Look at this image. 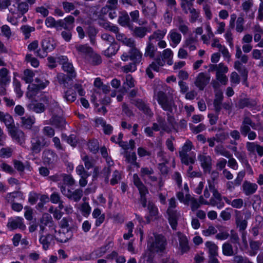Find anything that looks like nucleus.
<instances>
[{
	"instance_id": "obj_1",
	"label": "nucleus",
	"mask_w": 263,
	"mask_h": 263,
	"mask_svg": "<svg viewBox=\"0 0 263 263\" xmlns=\"http://www.w3.org/2000/svg\"><path fill=\"white\" fill-rule=\"evenodd\" d=\"M58 63L62 65L63 70L67 73V76L64 74L59 75V82L60 84H63L64 87H68L70 85L68 84L67 80L71 81L74 79L77 76V72L72 62L66 56H59Z\"/></svg>"
},
{
	"instance_id": "obj_2",
	"label": "nucleus",
	"mask_w": 263,
	"mask_h": 263,
	"mask_svg": "<svg viewBox=\"0 0 263 263\" xmlns=\"http://www.w3.org/2000/svg\"><path fill=\"white\" fill-rule=\"evenodd\" d=\"M166 244V238L162 234L154 233L148 237L147 247L152 252H163Z\"/></svg>"
},
{
	"instance_id": "obj_3",
	"label": "nucleus",
	"mask_w": 263,
	"mask_h": 263,
	"mask_svg": "<svg viewBox=\"0 0 263 263\" xmlns=\"http://www.w3.org/2000/svg\"><path fill=\"white\" fill-rule=\"evenodd\" d=\"M154 98L162 109L167 112H172L173 108L176 107L173 97L163 91L160 90L155 92Z\"/></svg>"
},
{
	"instance_id": "obj_4",
	"label": "nucleus",
	"mask_w": 263,
	"mask_h": 263,
	"mask_svg": "<svg viewBox=\"0 0 263 263\" xmlns=\"http://www.w3.org/2000/svg\"><path fill=\"white\" fill-rule=\"evenodd\" d=\"M154 174V171L153 168L150 166H145L141 168L140 176L142 179L145 180L148 178L149 180L152 182L158 181L159 190H161L162 187L164 186V182L161 177L158 179L156 176L153 175Z\"/></svg>"
},
{
	"instance_id": "obj_5",
	"label": "nucleus",
	"mask_w": 263,
	"mask_h": 263,
	"mask_svg": "<svg viewBox=\"0 0 263 263\" xmlns=\"http://www.w3.org/2000/svg\"><path fill=\"white\" fill-rule=\"evenodd\" d=\"M58 187L60 189L62 194L69 199L74 202H78L83 196V190L81 189H77L72 191L70 188H66L64 184L58 183Z\"/></svg>"
},
{
	"instance_id": "obj_6",
	"label": "nucleus",
	"mask_w": 263,
	"mask_h": 263,
	"mask_svg": "<svg viewBox=\"0 0 263 263\" xmlns=\"http://www.w3.org/2000/svg\"><path fill=\"white\" fill-rule=\"evenodd\" d=\"M58 187L60 189L62 194L69 199L74 202H78L83 196V190L81 189H77L72 191L70 188H66L64 184L58 183Z\"/></svg>"
},
{
	"instance_id": "obj_7",
	"label": "nucleus",
	"mask_w": 263,
	"mask_h": 263,
	"mask_svg": "<svg viewBox=\"0 0 263 263\" xmlns=\"http://www.w3.org/2000/svg\"><path fill=\"white\" fill-rule=\"evenodd\" d=\"M58 187L60 189L62 194L69 199L74 202H78L83 196V190L81 189H77L72 191L70 188H66L64 184L58 183Z\"/></svg>"
},
{
	"instance_id": "obj_8",
	"label": "nucleus",
	"mask_w": 263,
	"mask_h": 263,
	"mask_svg": "<svg viewBox=\"0 0 263 263\" xmlns=\"http://www.w3.org/2000/svg\"><path fill=\"white\" fill-rule=\"evenodd\" d=\"M133 182L139 192L140 201L142 206L145 208L147 203L146 195L148 193V191L137 174H134L133 175Z\"/></svg>"
},
{
	"instance_id": "obj_9",
	"label": "nucleus",
	"mask_w": 263,
	"mask_h": 263,
	"mask_svg": "<svg viewBox=\"0 0 263 263\" xmlns=\"http://www.w3.org/2000/svg\"><path fill=\"white\" fill-rule=\"evenodd\" d=\"M40 226V234L50 232L51 233L55 232V226L51 216L49 214H44L41 220Z\"/></svg>"
},
{
	"instance_id": "obj_10",
	"label": "nucleus",
	"mask_w": 263,
	"mask_h": 263,
	"mask_svg": "<svg viewBox=\"0 0 263 263\" xmlns=\"http://www.w3.org/2000/svg\"><path fill=\"white\" fill-rule=\"evenodd\" d=\"M121 58L123 61H127L130 60L138 64L142 61V53L136 47L130 48L128 52H124L122 54Z\"/></svg>"
},
{
	"instance_id": "obj_11",
	"label": "nucleus",
	"mask_w": 263,
	"mask_h": 263,
	"mask_svg": "<svg viewBox=\"0 0 263 263\" xmlns=\"http://www.w3.org/2000/svg\"><path fill=\"white\" fill-rule=\"evenodd\" d=\"M31 150L34 154L39 153L44 147L49 145V141L43 136L32 138L31 140Z\"/></svg>"
},
{
	"instance_id": "obj_12",
	"label": "nucleus",
	"mask_w": 263,
	"mask_h": 263,
	"mask_svg": "<svg viewBox=\"0 0 263 263\" xmlns=\"http://www.w3.org/2000/svg\"><path fill=\"white\" fill-rule=\"evenodd\" d=\"M35 84H32L28 86V91L27 92V96L28 97L31 98L35 96L39 90L44 89L49 84L48 81L38 78L35 79Z\"/></svg>"
},
{
	"instance_id": "obj_13",
	"label": "nucleus",
	"mask_w": 263,
	"mask_h": 263,
	"mask_svg": "<svg viewBox=\"0 0 263 263\" xmlns=\"http://www.w3.org/2000/svg\"><path fill=\"white\" fill-rule=\"evenodd\" d=\"M9 12L12 14H17L20 17L28 11V4L25 2L17 0L14 4L10 6Z\"/></svg>"
},
{
	"instance_id": "obj_14",
	"label": "nucleus",
	"mask_w": 263,
	"mask_h": 263,
	"mask_svg": "<svg viewBox=\"0 0 263 263\" xmlns=\"http://www.w3.org/2000/svg\"><path fill=\"white\" fill-rule=\"evenodd\" d=\"M8 132L13 141L22 146L25 144V135L22 130L15 126L11 127Z\"/></svg>"
},
{
	"instance_id": "obj_15",
	"label": "nucleus",
	"mask_w": 263,
	"mask_h": 263,
	"mask_svg": "<svg viewBox=\"0 0 263 263\" xmlns=\"http://www.w3.org/2000/svg\"><path fill=\"white\" fill-rule=\"evenodd\" d=\"M55 43L52 39H45L42 42V46L43 51L42 53H40V51L37 50L35 53L37 55L41 58H44L47 55V52L52 51L55 48Z\"/></svg>"
},
{
	"instance_id": "obj_16",
	"label": "nucleus",
	"mask_w": 263,
	"mask_h": 263,
	"mask_svg": "<svg viewBox=\"0 0 263 263\" xmlns=\"http://www.w3.org/2000/svg\"><path fill=\"white\" fill-rule=\"evenodd\" d=\"M211 76L206 72L199 73L195 78L194 84L200 90H203L210 83Z\"/></svg>"
},
{
	"instance_id": "obj_17",
	"label": "nucleus",
	"mask_w": 263,
	"mask_h": 263,
	"mask_svg": "<svg viewBox=\"0 0 263 263\" xmlns=\"http://www.w3.org/2000/svg\"><path fill=\"white\" fill-rule=\"evenodd\" d=\"M74 48L78 54L82 58L87 60L92 54L93 49L87 44H80L76 43Z\"/></svg>"
},
{
	"instance_id": "obj_18",
	"label": "nucleus",
	"mask_w": 263,
	"mask_h": 263,
	"mask_svg": "<svg viewBox=\"0 0 263 263\" xmlns=\"http://www.w3.org/2000/svg\"><path fill=\"white\" fill-rule=\"evenodd\" d=\"M130 102L138 108L139 110L142 111L145 115L150 117L153 116V113L150 109L148 104L146 103L143 100L140 99H130Z\"/></svg>"
},
{
	"instance_id": "obj_19",
	"label": "nucleus",
	"mask_w": 263,
	"mask_h": 263,
	"mask_svg": "<svg viewBox=\"0 0 263 263\" xmlns=\"http://www.w3.org/2000/svg\"><path fill=\"white\" fill-rule=\"evenodd\" d=\"M54 237L57 241L64 243L72 238L73 233L70 229H60L58 232H53Z\"/></svg>"
},
{
	"instance_id": "obj_20",
	"label": "nucleus",
	"mask_w": 263,
	"mask_h": 263,
	"mask_svg": "<svg viewBox=\"0 0 263 263\" xmlns=\"http://www.w3.org/2000/svg\"><path fill=\"white\" fill-rule=\"evenodd\" d=\"M23 220V218L20 217L9 218L7 226L10 230H13L16 229L24 230L26 226L24 224Z\"/></svg>"
},
{
	"instance_id": "obj_21",
	"label": "nucleus",
	"mask_w": 263,
	"mask_h": 263,
	"mask_svg": "<svg viewBox=\"0 0 263 263\" xmlns=\"http://www.w3.org/2000/svg\"><path fill=\"white\" fill-rule=\"evenodd\" d=\"M49 233L44 234V233H41L39 239L40 243L42 245L43 248L45 250L49 249L50 246L54 242L55 239L54 233L48 232Z\"/></svg>"
},
{
	"instance_id": "obj_22",
	"label": "nucleus",
	"mask_w": 263,
	"mask_h": 263,
	"mask_svg": "<svg viewBox=\"0 0 263 263\" xmlns=\"http://www.w3.org/2000/svg\"><path fill=\"white\" fill-rule=\"evenodd\" d=\"M201 166L204 173H210L212 169V159L210 156L200 154L198 156Z\"/></svg>"
},
{
	"instance_id": "obj_23",
	"label": "nucleus",
	"mask_w": 263,
	"mask_h": 263,
	"mask_svg": "<svg viewBox=\"0 0 263 263\" xmlns=\"http://www.w3.org/2000/svg\"><path fill=\"white\" fill-rule=\"evenodd\" d=\"M167 39L170 42L171 46L175 47L181 42L182 36L176 29H173L169 32L167 35Z\"/></svg>"
},
{
	"instance_id": "obj_24",
	"label": "nucleus",
	"mask_w": 263,
	"mask_h": 263,
	"mask_svg": "<svg viewBox=\"0 0 263 263\" xmlns=\"http://www.w3.org/2000/svg\"><path fill=\"white\" fill-rule=\"evenodd\" d=\"M43 161L44 164L50 165L57 160V154L51 149H45L43 153Z\"/></svg>"
},
{
	"instance_id": "obj_25",
	"label": "nucleus",
	"mask_w": 263,
	"mask_h": 263,
	"mask_svg": "<svg viewBox=\"0 0 263 263\" xmlns=\"http://www.w3.org/2000/svg\"><path fill=\"white\" fill-rule=\"evenodd\" d=\"M75 18L72 15H68L63 20H59L60 28L67 30H72L74 27Z\"/></svg>"
},
{
	"instance_id": "obj_26",
	"label": "nucleus",
	"mask_w": 263,
	"mask_h": 263,
	"mask_svg": "<svg viewBox=\"0 0 263 263\" xmlns=\"http://www.w3.org/2000/svg\"><path fill=\"white\" fill-rule=\"evenodd\" d=\"M168 215V220L171 228L173 230H176L178 225V220L180 215L179 212L177 210L166 211Z\"/></svg>"
},
{
	"instance_id": "obj_27",
	"label": "nucleus",
	"mask_w": 263,
	"mask_h": 263,
	"mask_svg": "<svg viewBox=\"0 0 263 263\" xmlns=\"http://www.w3.org/2000/svg\"><path fill=\"white\" fill-rule=\"evenodd\" d=\"M238 246H234L233 247L230 242H224L222 246V254L224 256H232L238 253Z\"/></svg>"
},
{
	"instance_id": "obj_28",
	"label": "nucleus",
	"mask_w": 263,
	"mask_h": 263,
	"mask_svg": "<svg viewBox=\"0 0 263 263\" xmlns=\"http://www.w3.org/2000/svg\"><path fill=\"white\" fill-rule=\"evenodd\" d=\"M246 148L250 154L255 155L256 152L259 156H263V146L254 142H247Z\"/></svg>"
},
{
	"instance_id": "obj_29",
	"label": "nucleus",
	"mask_w": 263,
	"mask_h": 263,
	"mask_svg": "<svg viewBox=\"0 0 263 263\" xmlns=\"http://www.w3.org/2000/svg\"><path fill=\"white\" fill-rule=\"evenodd\" d=\"M142 12L145 15H154L156 12L155 3L151 0L145 1V5L143 6Z\"/></svg>"
},
{
	"instance_id": "obj_30",
	"label": "nucleus",
	"mask_w": 263,
	"mask_h": 263,
	"mask_svg": "<svg viewBox=\"0 0 263 263\" xmlns=\"http://www.w3.org/2000/svg\"><path fill=\"white\" fill-rule=\"evenodd\" d=\"M176 26L179 30L183 34L186 35L189 32L188 23L181 16H177L175 18Z\"/></svg>"
},
{
	"instance_id": "obj_31",
	"label": "nucleus",
	"mask_w": 263,
	"mask_h": 263,
	"mask_svg": "<svg viewBox=\"0 0 263 263\" xmlns=\"http://www.w3.org/2000/svg\"><path fill=\"white\" fill-rule=\"evenodd\" d=\"M95 123L97 126H101L103 132L106 135H110L113 131V127L109 124H107L105 120L102 117H98L95 119Z\"/></svg>"
},
{
	"instance_id": "obj_32",
	"label": "nucleus",
	"mask_w": 263,
	"mask_h": 263,
	"mask_svg": "<svg viewBox=\"0 0 263 263\" xmlns=\"http://www.w3.org/2000/svg\"><path fill=\"white\" fill-rule=\"evenodd\" d=\"M223 96L222 91H217L215 95V98L213 101V106L215 112L219 114L221 110Z\"/></svg>"
},
{
	"instance_id": "obj_33",
	"label": "nucleus",
	"mask_w": 263,
	"mask_h": 263,
	"mask_svg": "<svg viewBox=\"0 0 263 263\" xmlns=\"http://www.w3.org/2000/svg\"><path fill=\"white\" fill-rule=\"evenodd\" d=\"M242 191L247 196H250L256 192L258 189V185L255 183H251L245 181L242 184Z\"/></svg>"
},
{
	"instance_id": "obj_34",
	"label": "nucleus",
	"mask_w": 263,
	"mask_h": 263,
	"mask_svg": "<svg viewBox=\"0 0 263 263\" xmlns=\"http://www.w3.org/2000/svg\"><path fill=\"white\" fill-rule=\"evenodd\" d=\"M179 241V248L182 254L187 252L190 247L188 243L187 237L180 232L177 233Z\"/></svg>"
},
{
	"instance_id": "obj_35",
	"label": "nucleus",
	"mask_w": 263,
	"mask_h": 263,
	"mask_svg": "<svg viewBox=\"0 0 263 263\" xmlns=\"http://www.w3.org/2000/svg\"><path fill=\"white\" fill-rule=\"evenodd\" d=\"M0 121L5 123L8 128V131L11 127H15L12 117L7 113L5 114L4 112L0 111Z\"/></svg>"
},
{
	"instance_id": "obj_36",
	"label": "nucleus",
	"mask_w": 263,
	"mask_h": 263,
	"mask_svg": "<svg viewBox=\"0 0 263 263\" xmlns=\"http://www.w3.org/2000/svg\"><path fill=\"white\" fill-rule=\"evenodd\" d=\"M157 50L155 46V43L148 40L146 43V46L145 48L144 56L153 59L155 55V53Z\"/></svg>"
},
{
	"instance_id": "obj_37",
	"label": "nucleus",
	"mask_w": 263,
	"mask_h": 263,
	"mask_svg": "<svg viewBox=\"0 0 263 263\" xmlns=\"http://www.w3.org/2000/svg\"><path fill=\"white\" fill-rule=\"evenodd\" d=\"M10 71L6 68L0 69V85H9L11 81Z\"/></svg>"
},
{
	"instance_id": "obj_38",
	"label": "nucleus",
	"mask_w": 263,
	"mask_h": 263,
	"mask_svg": "<svg viewBox=\"0 0 263 263\" xmlns=\"http://www.w3.org/2000/svg\"><path fill=\"white\" fill-rule=\"evenodd\" d=\"M35 122V118L33 116L26 115L21 118V125L26 129H31Z\"/></svg>"
},
{
	"instance_id": "obj_39",
	"label": "nucleus",
	"mask_w": 263,
	"mask_h": 263,
	"mask_svg": "<svg viewBox=\"0 0 263 263\" xmlns=\"http://www.w3.org/2000/svg\"><path fill=\"white\" fill-rule=\"evenodd\" d=\"M28 109L37 114L43 112L45 110V106L42 103L37 101L32 102L27 105Z\"/></svg>"
},
{
	"instance_id": "obj_40",
	"label": "nucleus",
	"mask_w": 263,
	"mask_h": 263,
	"mask_svg": "<svg viewBox=\"0 0 263 263\" xmlns=\"http://www.w3.org/2000/svg\"><path fill=\"white\" fill-rule=\"evenodd\" d=\"M256 104L257 103L254 99L243 98L239 100L237 106L238 108L242 109L245 107L252 108L255 106Z\"/></svg>"
},
{
	"instance_id": "obj_41",
	"label": "nucleus",
	"mask_w": 263,
	"mask_h": 263,
	"mask_svg": "<svg viewBox=\"0 0 263 263\" xmlns=\"http://www.w3.org/2000/svg\"><path fill=\"white\" fill-rule=\"evenodd\" d=\"M166 32L167 30L166 29H163L162 30H157L154 31L152 34L149 36L148 40L156 43L157 41L161 40L164 38L166 33Z\"/></svg>"
},
{
	"instance_id": "obj_42",
	"label": "nucleus",
	"mask_w": 263,
	"mask_h": 263,
	"mask_svg": "<svg viewBox=\"0 0 263 263\" xmlns=\"http://www.w3.org/2000/svg\"><path fill=\"white\" fill-rule=\"evenodd\" d=\"M210 205L216 206L219 209H221L224 206V203L222 200L220 194L213 195V197L210 200Z\"/></svg>"
},
{
	"instance_id": "obj_43",
	"label": "nucleus",
	"mask_w": 263,
	"mask_h": 263,
	"mask_svg": "<svg viewBox=\"0 0 263 263\" xmlns=\"http://www.w3.org/2000/svg\"><path fill=\"white\" fill-rule=\"evenodd\" d=\"M243 63H241L240 61H236L234 64V68L244 78L243 83H245L247 80L248 72L246 67L243 65Z\"/></svg>"
},
{
	"instance_id": "obj_44",
	"label": "nucleus",
	"mask_w": 263,
	"mask_h": 263,
	"mask_svg": "<svg viewBox=\"0 0 263 263\" xmlns=\"http://www.w3.org/2000/svg\"><path fill=\"white\" fill-rule=\"evenodd\" d=\"M184 155V156L179 155L181 161L183 164L189 165L190 164H193L195 163L196 154L194 152L189 154H185Z\"/></svg>"
},
{
	"instance_id": "obj_45",
	"label": "nucleus",
	"mask_w": 263,
	"mask_h": 263,
	"mask_svg": "<svg viewBox=\"0 0 263 263\" xmlns=\"http://www.w3.org/2000/svg\"><path fill=\"white\" fill-rule=\"evenodd\" d=\"M50 123L57 127L62 128L66 124V121L62 117L53 115L50 119Z\"/></svg>"
},
{
	"instance_id": "obj_46",
	"label": "nucleus",
	"mask_w": 263,
	"mask_h": 263,
	"mask_svg": "<svg viewBox=\"0 0 263 263\" xmlns=\"http://www.w3.org/2000/svg\"><path fill=\"white\" fill-rule=\"evenodd\" d=\"M112 242L109 241L108 244L95 250L90 254V256L92 258H98L102 256L108 250L109 246Z\"/></svg>"
},
{
	"instance_id": "obj_47",
	"label": "nucleus",
	"mask_w": 263,
	"mask_h": 263,
	"mask_svg": "<svg viewBox=\"0 0 263 263\" xmlns=\"http://www.w3.org/2000/svg\"><path fill=\"white\" fill-rule=\"evenodd\" d=\"M118 23L123 27H129L130 25V18L127 12L123 11L120 13L118 20Z\"/></svg>"
},
{
	"instance_id": "obj_48",
	"label": "nucleus",
	"mask_w": 263,
	"mask_h": 263,
	"mask_svg": "<svg viewBox=\"0 0 263 263\" xmlns=\"http://www.w3.org/2000/svg\"><path fill=\"white\" fill-rule=\"evenodd\" d=\"M117 8H110L108 6H104L101 10V13L103 15H108L110 19L116 18L118 14L117 12Z\"/></svg>"
},
{
	"instance_id": "obj_49",
	"label": "nucleus",
	"mask_w": 263,
	"mask_h": 263,
	"mask_svg": "<svg viewBox=\"0 0 263 263\" xmlns=\"http://www.w3.org/2000/svg\"><path fill=\"white\" fill-rule=\"evenodd\" d=\"M173 52L170 48L164 49L162 53L161 59H163L165 62H166L168 65H172L173 64Z\"/></svg>"
},
{
	"instance_id": "obj_50",
	"label": "nucleus",
	"mask_w": 263,
	"mask_h": 263,
	"mask_svg": "<svg viewBox=\"0 0 263 263\" xmlns=\"http://www.w3.org/2000/svg\"><path fill=\"white\" fill-rule=\"evenodd\" d=\"M49 108L50 111L53 115L61 114L62 113V109L59 106L58 103L54 100L50 99L49 101Z\"/></svg>"
},
{
	"instance_id": "obj_51",
	"label": "nucleus",
	"mask_w": 263,
	"mask_h": 263,
	"mask_svg": "<svg viewBox=\"0 0 263 263\" xmlns=\"http://www.w3.org/2000/svg\"><path fill=\"white\" fill-rule=\"evenodd\" d=\"M164 65L165 61H164L163 59H161L160 57H157L155 59L154 61L152 62L148 66L153 70L158 72L160 67L163 66Z\"/></svg>"
},
{
	"instance_id": "obj_52",
	"label": "nucleus",
	"mask_w": 263,
	"mask_h": 263,
	"mask_svg": "<svg viewBox=\"0 0 263 263\" xmlns=\"http://www.w3.org/2000/svg\"><path fill=\"white\" fill-rule=\"evenodd\" d=\"M13 164L15 168L19 172H24L25 168L28 171H31V166L27 161L23 163L21 161L15 160L13 161Z\"/></svg>"
},
{
	"instance_id": "obj_53",
	"label": "nucleus",
	"mask_w": 263,
	"mask_h": 263,
	"mask_svg": "<svg viewBox=\"0 0 263 263\" xmlns=\"http://www.w3.org/2000/svg\"><path fill=\"white\" fill-rule=\"evenodd\" d=\"M135 86V81L131 74H127L125 78V81L123 84V91L126 92L129 88H133Z\"/></svg>"
},
{
	"instance_id": "obj_54",
	"label": "nucleus",
	"mask_w": 263,
	"mask_h": 263,
	"mask_svg": "<svg viewBox=\"0 0 263 263\" xmlns=\"http://www.w3.org/2000/svg\"><path fill=\"white\" fill-rule=\"evenodd\" d=\"M235 58L238 59V61H240L245 64H247L249 61L248 55L242 53V50L239 46H236Z\"/></svg>"
},
{
	"instance_id": "obj_55",
	"label": "nucleus",
	"mask_w": 263,
	"mask_h": 263,
	"mask_svg": "<svg viewBox=\"0 0 263 263\" xmlns=\"http://www.w3.org/2000/svg\"><path fill=\"white\" fill-rule=\"evenodd\" d=\"M81 158L86 169L89 170L93 167L95 164V160L92 157L85 154L81 156Z\"/></svg>"
},
{
	"instance_id": "obj_56",
	"label": "nucleus",
	"mask_w": 263,
	"mask_h": 263,
	"mask_svg": "<svg viewBox=\"0 0 263 263\" xmlns=\"http://www.w3.org/2000/svg\"><path fill=\"white\" fill-rule=\"evenodd\" d=\"M45 23L48 28H55L57 30H60L59 20L56 21L53 17L49 16L45 20Z\"/></svg>"
},
{
	"instance_id": "obj_57",
	"label": "nucleus",
	"mask_w": 263,
	"mask_h": 263,
	"mask_svg": "<svg viewBox=\"0 0 263 263\" xmlns=\"http://www.w3.org/2000/svg\"><path fill=\"white\" fill-rule=\"evenodd\" d=\"M197 40L196 38L190 36L185 41L184 47L187 48L190 51H194L196 49V44Z\"/></svg>"
},
{
	"instance_id": "obj_58",
	"label": "nucleus",
	"mask_w": 263,
	"mask_h": 263,
	"mask_svg": "<svg viewBox=\"0 0 263 263\" xmlns=\"http://www.w3.org/2000/svg\"><path fill=\"white\" fill-rule=\"evenodd\" d=\"M62 180L63 183H60L61 184H64L65 186H68V188H70L75 184V180L72 177L68 174H62Z\"/></svg>"
},
{
	"instance_id": "obj_59",
	"label": "nucleus",
	"mask_w": 263,
	"mask_h": 263,
	"mask_svg": "<svg viewBox=\"0 0 263 263\" xmlns=\"http://www.w3.org/2000/svg\"><path fill=\"white\" fill-rule=\"evenodd\" d=\"M76 92L71 88L64 91L63 98L68 102H73L76 100Z\"/></svg>"
},
{
	"instance_id": "obj_60",
	"label": "nucleus",
	"mask_w": 263,
	"mask_h": 263,
	"mask_svg": "<svg viewBox=\"0 0 263 263\" xmlns=\"http://www.w3.org/2000/svg\"><path fill=\"white\" fill-rule=\"evenodd\" d=\"M20 30L24 35V39L27 40L30 37L31 33L35 31V28L28 25H24L21 27Z\"/></svg>"
},
{
	"instance_id": "obj_61",
	"label": "nucleus",
	"mask_w": 263,
	"mask_h": 263,
	"mask_svg": "<svg viewBox=\"0 0 263 263\" xmlns=\"http://www.w3.org/2000/svg\"><path fill=\"white\" fill-rule=\"evenodd\" d=\"M91 64L93 65H99L102 63V59L100 55L96 53L93 50L92 51V54L86 60Z\"/></svg>"
},
{
	"instance_id": "obj_62",
	"label": "nucleus",
	"mask_w": 263,
	"mask_h": 263,
	"mask_svg": "<svg viewBox=\"0 0 263 263\" xmlns=\"http://www.w3.org/2000/svg\"><path fill=\"white\" fill-rule=\"evenodd\" d=\"M119 48L118 45L116 43L110 44L108 48L104 51V55L107 57H110L117 53Z\"/></svg>"
},
{
	"instance_id": "obj_63",
	"label": "nucleus",
	"mask_w": 263,
	"mask_h": 263,
	"mask_svg": "<svg viewBox=\"0 0 263 263\" xmlns=\"http://www.w3.org/2000/svg\"><path fill=\"white\" fill-rule=\"evenodd\" d=\"M62 139L63 140L66 141L72 146L74 147L77 144L78 140L77 139V136L75 134H71L68 136L65 134H62Z\"/></svg>"
},
{
	"instance_id": "obj_64",
	"label": "nucleus",
	"mask_w": 263,
	"mask_h": 263,
	"mask_svg": "<svg viewBox=\"0 0 263 263\" xmlns=\"http://www.w3.org/2000/svg\"><path fill=\"white\" fill-rule=\"evenodd\" d=\"M147 29L145 27H136L133 30L134 36L139 37H144L147 33Z\"/></svg>"
}]
</instances>
